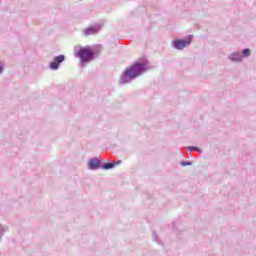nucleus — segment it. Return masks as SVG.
Wrapping results in <instances>:
<instances>
[{"label": "nucleus", "instance_id": "9b49d317", "mask_svg": "<svg viewBox=\"0 0 256 256\" xmlns=\"http://www.w3.org/2000/svg\"><path fill=\"white\" fill-rule=\"evenodd\" d=\"M180 165H182V167H189V165H193V163L191 161H182L180 163Z\"/></svg>", "mask_w": 256, "mask_h": 256}, {"label": "nucleus", "instance_id": "f8f14e48", "mask_svg": "<svg viewBox=\"0 0 256 256\" xmlns=\"http://www.w3.org/2000/svg\"><path fill=\"white\" fill-rule=\"evenodd\" d=\"M4 71H5V63L0 61V75H3Z\"/></svg>", "mask_w": 256, "mask_h": 256}, {"label": "nucleus", "instance_id": "39448f33", "mask_svg": "<svg viewBox=\"0 0 256 256\" xmlns=\"http://www.w3.org/2000/svg\"><path fill=\"white\" fill-rule=\"evenodd\" d=\"M65 61V55L60 54L58 56H55L53 61L49 63V69L52 71H57L59 67H61V63Z\"/></svg>", "mask_w": 256, "mask_h": 256}, {"label": "nucleus", "instance_id": "2eb2a0df", "mask_svg": "<svg viewBox=\"0 0 256 256\" xmlns=\"http://www.w3.org/2000/svg\"><path fill=\"white\" fill-rule=\"evenodd\" d=\"M172 227H175V223H172Z\"/></svg>", "mask_w": 256, "mask_h": 256}, {"label": "nucleus", "instance_id": "7ed1b4c3", "mask_svg": "<svg viewBox=\"0 0 256 256\" xmlns=\"http://www.w3.org/2000/svg\"><path fill=\"white\" fill-rule=\"evenodd\" d=\"M121 160L115 162H102L98 157L91 158L88 161V169L90 171H97L102 169L103 171H109V169H115L117 165H121Z\"/></svg>", "mask_w": 256, "mask_h": 256}, {"label": "nucleus", "instance_id": "0eeeda50", "mask_svg": "<svg viewBox=\"0 0 256 256\" xmlns=\"http://www.w3.org/2000/svg\"><path fill=\"white\" fill-rule=\"evenodd\" d=\"M227 58L231 61V63H241V61H243V56L240 54V52H233L229 54Z\"/></svg>", "mask_w": 256, "mask_h": 256}, {"label": "nucleus", "instance_id": "20e7f679", "mask_svg": "<svg viewBox=\"0 0 256 256\" xmlns=\"http://www.w3.org/2000/svg\"><path fill=\"white\" fill-rule=\"evenodd\" d=\"M193 40V35H187L183 39H175L172 41V47L173 49H177V51H183L185 47H188V45H191V41Z\"/></svg>", "mask_w": 256, "mask_h": 256}, {"label": "nucleus", "instance_id": "9d476101", "mask_svg": "<svg viewBox=\"0 0 256 256\" xmlns=\"http://www.w3.org/2000/svg\"><path fill=\"white\" fill-rule=\"evenodd\" d=\"M7 231V226H0V237H3Z\"/></svg>", "mask_w": 256, "mask_h": 256}, {"label": "nucleus", "instance_id": "f03ea898", "mask_svg": "<svg viewBox=\"0 0 256 256\" xmlns=\"http://www.w3.org/2000/svg\"><path fill=\"white\" fill-rule=\"evenodd\" d=\"M75 57H79L80 59V65L83 67V65L87 63H91V61H94V59H97L99 55H101V51L99 49H93L91 46H78V49L75 52Z\"/></svg>", "mask_w": 256, "mask_h": 256}, {"label": "nucleus", "instance_id": "1a4fd4ad", "mask_svg": "<svg viewBox=\"0 0 256 256\" xmlns=\"http://www.w3.org/2000/svg\"><path fill=\"white\" fill-rule=\"evenodd\" d=\"M152 238L154 241H156V243H158V245H161V240H159L156 232H152Z\"/></svg>", "mask_w": 256, "mask_h": 256}, {"label": "nucleus", "instance_id": "6e6552de", "mask_svg": "<svg viewBox=\"0 0 256 256\" xmlns=\"http://www.w3.org/2000/svg\"><path fill=\"white\" fill-rule=\"evenodd\" d=\"M242 57H249L251 55V49L245 48L242 50Z\"/></svg>", "mask_w": 256, "mask_h": 256}, {"label": "nucleus", "instance_id": "423d86ee", "mask_svg": "<svg viewBox=\"0 0 256 256\" xmlns=\"http://www.w3.org/2000/svg\"><path fill=\"white\" fill-rule=\"evenodd\" d=\"M101 31V26L99 24L89 26L88 28L83 30L84 37H89V35H97Z\"/></svg>", "mask_w": 256, "mask_h": 256}, {"label": "nucleus", "instance_id": "4468645a", "mask_svg": "<svg viewBox=\"0 0 256 256\" xmlns=\"http://www.w3.org/2000/svg\"><path fill=\"white\" fill-rule=\"evenodd\" d=\"M196 146H188L187 149L189 151H195Z\"/></svg>", "mask_w": 256, "mask_h": 256}, {"label": "nucleus", "instance_id": "f257e3e1", "mask_svg": "<svg viewBox=\"0 0 256 256\" xmlns=\"http://www.w3.org/2000/svg\"><path fill=\"white\" fill-rule=\"evenodd\" d=\"M149 71V60L147 58H140L132 65L125 69L119 79L120 85H127L131 81H135L137 77H141L144 73Z\"/></svg>", "mask_w": 256, "mask_h": 256}, {"label": "nucleus", "instance_id": "ddd939ff", "mask_svg": "<svg viewBox=\"0 0 256 256\" xmlns=\"http://www.w3.org/2000/svg\"><path fill=\"white\" fill-rule=\"evenodd\" d=\"M194 151H196V153H203V150H201V148H199L197 146H196Z\"/></svg>", "mask_w": 256, "mask_h": 256}]
</instances>
